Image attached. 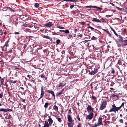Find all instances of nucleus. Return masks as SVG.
Masks as SVG:
<instances>
[{
	"instance_id": "nucleus-1",
	"label": "nucleus",
	"mask_w": 127,
	"mask_h": 127,
	"mask_svg": "<svg viewBox=\"0 0 127 127\" xmlns=\"http://www.w3.org/2000/svg\"><path fill=\"white\" fill-rule=\"evenodd\" d=\"M112 108L109 110V112H114L116 113V111H118L120 109L119 107H116L115 105H112Z\"/></svg>"
},
{
	"instance_id": "nucleus-2",
	"label": "nucleus",
	"mask_w": 127,
	"mask_h": 127,
	"mask_svg": "<svg viewBox=\"0 0 127 127\" xmlns=\"http://www.w3.org/2000/svg\"><path fill=\"white\" fill-rule=\"evenodd\" d=\"M94 116L93 113L92 112L90 113V114L88 115L86 118V119L87 120H91L93 118Z\"/></svg>"
},
{
	"instance_id": "nucleus-3",
	"label": "nucleus",
	"mask_w": 127,
	"mask_h": 127,
	"mask_svg": "<svg viewBox=\"0 0 127 127\" xmlns=\"http://www.w3.org/2000/svg\"><path fill=\"white\" fill-rule=\"evenodd\" d=\"M106 103L105 101H103L101 104L100 106V109L101 110H102L104 109L106 107Z\"/></svg>"
},
{
	"instance_id": "nucleus-4",
	"label": "nucleus",
	"mask_w": 127,
	"mask_h": 127,
	"mask_svg": "<svg viewBox=\"0 0 127 127\" xmlns=\"http://www.w3.org/2000/svg\"><path fill=\"white\" fill-rule=\"evenodd\" d=\"M94 110V108H92L91 106L88 105L87 108V110L89 112H92Z\"/></svg>"
},
{
	"instance_id": "nucleus-5",
	"label": "nucleus",
	"mask_w": 127,
	"mask_h": 127,
	"mask_svg": "<svg viewBox=\"0 0 127 127\" xmlns=\"http://www.w3.org/2000/svg\"><path fill=\"white\" fill-rule=\"evenodd\" d=\"M53 25V24H52V22H50L45 24L44 25V26L47 28H50Z\"/></svg>"
},
{
	"instance_id": "nucleus-6",
	"label": "nucleus",
	"mask_w": 127,
	"mask_h": 127,
	"mask_svg": "<svg viewBox=\"0 0 127 127\" xmlns=\"http://www.w3.org/2000/svg\"><path fill=\"white\" fill-rule=\"evenodd\" d=\"M46 92L49 93H50V94H51L53 97H54V99H55V94H54V92L52 91H50V90H47Z\"/></svg>"
},
{
	"instance_id": "nucleus-7",
	"label": "nucleus",
	"mask_w": 127,
	"mask_h": 127,
	"mask_svg": "<svg viewBox=\"0 0 127 127\" xmlns=\"http://www.w3.org/2000/svg\"><path fill=\"white\" fill-rule=\"evenodd\" d=\"M49 118L48 119V121L49 122V125H51L53 122V121L52 119L50 116H48Z\"/></svg>"
},
{
	"instance_id": "nucleus-8",
	"label": "nucleus",
	"mask_w": 127,
	"mask_h": 127,
	"mask_svg": "<svg viewBox=\"0 0 127 127\" xmlns=\"http://www.w3.org/2000/svg\"><path fill=\"white\" fill-rule=\"evenodd\" d=\"M102 118L100 117L98 119V125L100 126L101 125Z\"/></svg>"
},
{
	"instance_id": "nucleus-9",
	"label": "nucleus",
	"mask_w": 127,
	"mask_h": 127,
	"mask_svg": "<svg viewBox=\"0 0 127 127\" xmlns=\"http://www.w3.org/2000/svg\"><path fill=\"white\" fill-rule=\"evenodd\" d=\"M92 21L93 22H101V21L99 20L98 19L96 18H94L93 19Z\"/></svg>"
},
{
	"instance_id": "nucleus-10",
	"label": "nucleus",
	"mask_w": 127,
	"mask_h": 127,
	"mask_svg": "<svg viewBox=\"0 0 127 127\" xmlns=\"http://www.w3.org/2000/svg\"><path fill=\"white\" fill-rule=\"evenodd\" d=\"M44 125L42 127H49V124L47 121H45Z\"/></svg>"
},
{
	"instance_id": "nucleus-11",
	"label": "nucleus",
	"mask_w": 127,
	"mask_h": 127,
	"mask_svg": "<svg viewBox=\"0 0 127 127\" xmlns=\"http://www.w3.org/2000/svg\"><path fill=\"white\" fill-rule=\"evenodd\" d=\"M68 120L69 122H71V117L70 115H69L68 114L67 115Z\"/></svg>"
},
{
	"instance_id": "nucleus-12",
	"label": "nucleus",
	"mask_w": 127,
	"mask_h": 127,
	"mask_svg": "<svg viewBox=\"0 0 127 127\" xmlns=\"http://www.w3.org/2000/svg\"><path fill=\"white\" fill-rule=\"evenodd\" d=\"M97 72V70H94V71H92L90 73V74L91 75H94Z\"/></svg>"
},
{
	"instance_id": "nucleus-13",
	"label": "nucleus",
	"mask_w": 127,
	"mask_h": 127,
	"mask_svg": "<svg viewBox=\"0 0 127 127\" xmlns=\"http://www.w3.org/2000/svg\"><path fill=\"white\" fill-rule=\"evenodd\" d=\"M64 85H65L62 82L59 85L58 87H59L62 88L63 87Z\"/></svg>"
},
{
	"instance_id": "nucleus-14",
	"label": "nucleus",
	"mask_w": 127,
	"mask_h": 127,
	"mask_svg": "<svg viewBox=\"0 0 127 127\" xmlns=\"http://www.w3.org/2000/svg\"><path fill=\"white\" fill-rule=\"evenodd\" d=\"M44 91L41 92L40 95V98H42L44 96Z\"/></svg>"
},
{
	"instance_id": "nucleus-15",
	"label": "nucleus",
	"mask_w": 127,
	"mask_h": 127,
	"mask_svg": "<svg viewBox=\"0 0 127 127\" xmlns=\"http://www.w3.org/2000/svg\"><path fill=\"white\" fill-rule=\"evenodd\" d=\"M9 39L6 42H5V44L4 45V46L3 47H4L5 46H6V47H8V44L9 42Z\"/></svg>"
},
{
	"instance_id": "nucleus-16",
	"label": "nucleus",
	"mask_w": 127,
	"mask_h": 127,
	"mask_svg": "<svg viewBox=\"0 0 127 127\" xmlns=\"http://www.w3.org/2000/svg\"><path fill=\"white\" fill-rule=\"evenodd\" d=\"M34 6L36 8L38 7L39 6V5L38 3H36L34 4Z\"/></svg>"
},
{
	"instance_id": "nucleus-17",
	"label": "nucleus",
	"mask_w": 127,
	"mask_h": 127,
	"mask_svg": "<svg viewBox=\"0 0 127 127\" xmlns=\"http://www.w3.org/2000/svg\"><path fill=\"white\" fill-rule=\"evenodd\" d=\"M0 111L7 112V110L6 109H5L3 108L0 109Z\"/></svg>"
},
{
	"instance_id": "nucleus-18",
	"label": "nucleus",
	"mask_w": 127,
	"mask_h": 127,
	"mask_svg": "<svg viewBox=\"0 0 127 127\" xmlns=\"http://www.w3.org/2000/svg\"><path fill=\"white\" fill-rule=\"evenodd\" d=\"M49 105V103H46L44 105V107L45 108H47Z\"/></svg>"
},
{
	"instance_id": "nucleus-19",
	"label": "nucleus",
	"mask_w": 127,
	"mask_h": 127,
	"mask_svg": "<svg viewBox=\"0 0 127 127\" xmlns=\"http://www.w3.org/2000/svg\"><path fill=\"white\" fill-rule=\"evenodd\" d=\"M7 9L6 10H5V11H6L7 10H8V9L12 11L13 12H14V10H13L11 8L9 7H6Z\"/></svg>"
},
{
	"instance_id": "nucleus-20",
	"label": "nucleus",
	"mask_w": 127,
	"mask_h": 127,
	"mask_svg": "<svg viewBox=\"0 0 127 127\" xmlns=\"http://www.w3.org/2000/svg\"><path fill=\"white\" fill-rule=\"evenodd\" d=\"M4 81V79L3 78H2L1 80H0V85H1L3 83V82Z\"/></svg>"
},
{
	"instance_id": "nucleus-21",
	"label": "nucleus",
	"mask_w": 127,
	"mask_h": 127,
	"mask_svg": "<svg viewBox=\"0 0 127 127\" xmlns=\"http://www.w3.org/2000/svg\"><path fill=\"white\" fill-rule=\"evenodd\" d=\"M53 108L54 109H55L57 111H58V108L56 105H54V106L53 107Z\"/></svg>"
},
{
	"instance_id": "nucleus-22",
	"label": "nucleus",
	"mask_w": 127,
	"mask_h": 127,
	"mask_svg": "<svg viewBox=\"0 0 127 127\" xmlns=\"http://www.w3.org/2000/svg\"><path fill=\"white\" fill-rule=\"evenodd\" d=\"M67 124L68 127H71V122L68 123Z\"/></svg>"
},
{
	"instance_id": "nucleus-23",
	"label": "nucleus",
	"mask_w": 127,
	"mask_h": 127,
	"mask_svg": "<svg viewBox=\"0 0 127 127\" xmlns=\"http://www.w3.org/2000/svg\"><path fill=\"white\" fill-rule=\"evenodd\" d=\"M60 40L59 39H58L56 40V42L58 44H59L60 42Z\"/></svg>"
},
{
	"instance_id": "nucleus-24",
	"label": "nucleus",
	"mask_w": 127,
	"mask_h": 127,
	"mask_svg": "<svg viewBox=\"0 0 127 127\" xmlns=\"http://www.w3.org/2000/svg\"><path fill=\"white\" fill-rule=\"evenodd\" d=\"M57 28H59L60 29H64V28L63 27H62L60 26H57Z\"/></svg>"
},
{
	"instance_id": "nucleus-25",
	"label": "nucleus",
	"mask_w": 127,
	"mask_h": 127,
	"mask_svg": "<svg viewBox=\"0 0 127 127\" xmlns=\"http://www.w3.org/2000/svg\"><path fill=\"white\" fill-rule=\"evenodd\" d=\"M124 103L123 102V103H122L121 106H120L119 107V109H120L122 106H124Z\"/></svg>"
},
{
	"instance_id": "nucleus-26",
	"label": "nucleus",
	"mask_w": 127,
	"mask_h": 127,
	"mask_svg": "<svg viewBox=\"0 0 127 127\" xmlns=\"http://www.w3.org/2000/svg\"><path fill=\"white\" fill-rule=\"evenodd\" d=\"M99 125H98V123H97V124H95L94 125V126H92V127H96L97 126H99Z\"/></svg>"
},
{
	"instance_id": "nucleus-27",
	"label": "nucleus",
	"mask_w": 127,
	"mask_h": 127,
	"mask_svg": "<svg viewBox=\"0 0 127 127\" xmlns=\"http://www.w3.org/2000/svg\"><path fill=\"white\" fill-rule=\"evenodd\" d=\"M64 89H63L60 92H59L58 93L60 95H61L62 94V93H63V91H64Z\"/></svg>"
},
{
	"instance_id": "nucleus-28",
	"label": "nucleus",
	"mask_w": 127,
	"mask_h": 127,
	"mask_svg": "<svg viewBox=\"0 0 127 127\" xmlns=\"http://www.w3.org/2000/svg\"><path fill=\"white\" fill-rule=\"evenodd\" d=\"M96 38L94 36H93L92 38H91V39L92 40H95Z\"/></svg>"
},
{
	"instance_id": "nucleus-29",
	"label": "nucleus",
	"mask_w": 127,
	"mask_h": 127,
	"mask_svg": "<svg viewBox=\"0 0 127 127\" xmlns=\"http://www.w3.org/2000/svg\"><path fill=\"white\" fill-rule=\"evenodd\" d=\"M81 123H80L77 125V127H81Z\"/></svg>"
},
{
	"instance_id": "nucleus-30",
	"label": "nucleus",
	"mask_w": 127,
	"mask_h": 127,
	"mask_svg": "<svg viewBox=\"0 0 127 127\" xmlns=\"http://www.w3.org/2000/svg\"><path fill=\"white\" fill-rule=\"evenodd\" d=\"M64 32L66 33H69V32L68 30H65Z\"/></svg>"
},
{
	"instance_id": "nucleus-31",
	"label": "nucleus",
	"mask_w": 127,
	"mask_h": 127,
	"mask_svg": "<svg viewBox=\"0 0 127 127\" xmlns=\"http://www.w3.org/2000/svg\"><path fill=\"white\" fill-rule=\"evenodd\" d=\"M57 120H58V121L60 122H61L62 121L61 119V118H58Z\"/></svg>"
},
{
	"instance_id": "nucleus-32",
	"label": "nucleus",
	"mask_w": 127,
	"mask_h": 127,
	"mask_svg": "<svg viewBox=\"0 0 127 127\" xmlns=\"http://www.w3.org/2000/svg\"><path fill=\"white\" fill-rule=\"evenodd\" d=\"M10 82L11 83H16V81H13L12 80H11L10 81Z\"/></svg>"
},
{
	"instance_id": "nucleus-33",
	"label": "nucleus",
	"mask_w": 127,
	"mask_h": 127,
	"mask_svg": "<svg viewBox=\"0 0 127 127\" xmlns=\"http://www.w3.org/2000/svg\"><path fill=\"white\" fill-rule=\"evenodd\" d=\"M88 28H90V29H91L92 30L94 29V28H92V27H91V26H90V27H89Z\"/></svg>"
},
{
	"instance_id": "nucleus-34",
	"label": "nucleus",
	"mask_w": 127,
	"mask_h": 127,
	"mask_svg": "<svg viewBox=\"0 0 127 127\" xmlns=\"http://www.w3.org/2000/svg\"><path fill=\"white\" fill-rule=\"evenodd\" d=\"M44 37L45 38L48 39H49V37L48 36H46L45 35H44Z\"/></svg>"
},
{
	"instance_id": "nucleus-35",
	"label": "nucleus",
	"mask_w": 127,
	"mask_h": 127,
	"mask_svg": "<svg viewBox=\"0 0 127 127\" xmlns=\"http://www.w3.org/2000/svg\"><path fill=\"white\" fill-rule=\"evenodd\" d=\"M3 97V94L2 93H0V98H1Z\"/></svg>"
},
{
	"instance_id": "nucleus-36",
	"label": "nucleus",
	"mask_w": 127,
	"mask_h": 127,
	"mask_svg": "<svg viewBox=\"0 0 127 127\" xmlns=\"http://www.w3.org/2000/svg\"><path fill=\"white\" fill-rule=\"evenodd\" d=\"M118 64L119 65H121V62L120 61H118Z\"/></svg>"
},
{
	"instance_id": "nucleus-37",
	"label": "nucleus",
	"mask_w": 127,
	"mask_h": 127,
	"mask_svg": "<svg viewBox=\"0 0 127 127\" xmlns=\"http://www.w3.org/2000/svg\"><path fill=\"white\" fill-rule=\"evenodd\" d=\"M82 35L81 34H80V35H77L78 37H82Z\"/></svg>"
},
{
	"instance_id": "nucleus-38",
	"label": "nucleus",
	"mask_w": 127,
	"mask_h": 127,
	"mask_svg": "<svg viewBox=\"0 0 127 127\" xmlns=\"http://www.w3.org/2000/svg\"><path fill=\"white\" fill-rule=\"evenodd\" d=\"M119 122L121 123H123V120L122 119H121L119 120Z\"/></svg>"
},
{
	"instance_id": "nucleus-39",
	"label": "nucleus",
	"mask_w": 127,
	"mask_h": 127,
	"mask_svg": "<svg viewBox=\"0 0 127 127\" xmlns=\"http://www.w3.org/2000/svg\"><path fill=\"white\" fill-rule=\"evenodd\" d=\"M111 84H110V86H113V85L114 84V83L113 82H111Z\"/></svg>"
},
{
	"instance_id": "nucleus-40",
	"label": "nucleus",
	"mask_w": 127,
	"mask_h": 127,
	"mask_svg": "<svg viewBox=\"0 0 127 127\" xmlns=\"http://www.w3.org/2000/svg\"><path fill=\"white\" fill-rule=\"evenodd\" d=\"M43 91H44L43 89V86H42L41 88V92Z\"/></svg>"
},
{
	"instance_id": "nucleus-41",
	"label": "nucleus",
	"mask_w": 127,
	"mask_h": 127,
	"mask_svg": "<svg viewBox=\"0 0 127 127\" xmlns=\"http://www.w3.org/2000/svg\"><path fill=\"white\" fill-rule=\"evenodd\" d=\"M116 8L118 10H122V8H120L119 7H116Z\"/></svg>"
},
{
	"instance_id": "nucleus-42",
	"label": "nucleus",
	"mask_w": 127,
	"mask_h": 127,
	"mask_svg": "<svg viewBox=\"0 0 127 127\" xmlns=\"http://www.w3.org/2000/svg\"><path fill=\"white\" fill-rule=\"evenodd\" d=\"M86 8H90L92 7V6H87L86 7Z\"/></svg>"
},
{
	"instance_id": "nucleus-43",
	"label": "nucleus",
	"mask_w": 127,
	"mask_h": 127,
	"mask_svg": "<svg viewBox=\"0 0 127 127\" xmlns=\"http://www.w3.org/2000/svg\"><path fill=\"white\" fill-rule=\"evenodd\" d=\"M94 8H98L96 6H92V7Z\"/></svg>"
},
{
	"instance_id": "nucleus-44",
	"label": "nucleus",
	"mask_w": 127,
	"mask_h": 127,
	"mask_svg": "<svg viewBox=\"0 0 127 127\" xmlns=\"http://www.w3.org/2000/svg\"><path fill=\"white\" fill-rule=\"evenodd\" d=\"M114 72H115L114 70V69H113L112 70L111 72V73H112L113 74V73H114Z\"/></svg>"
},
{
	"instance_id": "nucleus-45",
	"label": "nucleus",
	"mask_w": 127,
	"mask_h": 127,
	"mask_svg": "<svg viewBox=\"0 0 127 127\" xmlns=\"http://www.w3.org/2000/svg\"><path fill=\"white\" fill-rule=\"evenodd\" d=\"M78 31V30L77 29H75L74 32L75 33H76V32Z\"/></svg>"
},
{
	"instance_id": "nucleus-46",
	"label": "nucleus",
	"mask_w": 127,
	"mask_h": 127,
	"mask_svg": "<svg viewBox=\"0 0 127 127\" xmlns=\"http://www.w3.org/2000/svg\"><path fill=\"white\" fill-rule=\"evenodd\" d=\"M110 4L111 5L113 6H115L114 4L113 3H111V2H110Z\"/></svg>"
},
{
	"instance_id": "nucleus-47",
	"label": "nucleus",
	"mask_w": 127,
	"mask_h": 127,
	"mask_svg": "<svg viewBox=\"0 0 127 127\" xmlns=\"http://www.w3.org/2000/svg\"><path fill=\"white\" fill-rule=\"evenodd\" d=\"M88 41H89V40H85L83 41V42L84 43H86Z\"/></svg>"
},
{
	"instance_id": "nucleus-48",
	"label": "nucleus",
	"mask_w": 127,
	"mask_h": 127,
	"mask_svg": "<svg viewBox=\"0 0 127 127\" xmlns=\"http://www.w3.org/2000/svg\"><path fill=\"white\" fill-rule=\"evenodd\" d=\"M14 33L15 34H19V33L18 32H15Z\"/></svg>"
},
{
	"instance_id": "nucleus-49",
	"label": "nucleus",
	"mask_w": 127,
	"mask_h": 127,
	"mask_svg": "<svg viewBox=\"0 0 127 127\" xmlns=\"http://www.w3.org/2000/svg\"><path fill=\"white\" fill-rule=\"evenodd\" d=\"M40 77L41 78H44V75L43 74H42L40 75Z\"/></svg>"
},
{
	"instance_id": "nucleus-50",
	"label": "nucleus",
	"mask_w": 127,
	"mask_h": 127,
	"mask_svg": "<svg viewBox=\"0 0 127 127\" xmlns=\"http://www.w3.org/2000/svg\"><path fill=\"white\" fill-rule=\"evenodd\" d=\"M71 112V110L70 109H69L68 110V114L69 113H70Z\"/></svg>"
},
{
	"instance_id": "nucleus-51",
	"label": "nucleus",
	"mask_w": 127,
	"mask_h": 127,
	"mask_svg": "<svg viewBox=\"0 0 127 127\" xmlns=\"http://www.w3.org/2000/svg\"><path fill=\"white\" fill-rule=\"evenodd\" d=\"M77 119H78V120L79 121H80V119L79 118V116H78L77 117Z\"/></svg>"
},
{
	"instance_id": "nucleus-52",
	"label": "nucleus",
	"mask_w": 127,
	"mask_h": 127,
	"mask_svg": "<svg viewBox=\"0 0 127 127\" xmlns=\"http://www.w3.org/2000/svg\"><path fill=\"white\" fill-rule=\"evenodd\" d=\"M7 111H12V110L11 109H8V110H7Z\"/></svg>"
},
{
	"instance_id": "nucleus-53",
	"label": "nucleus",
	"mask_w": 127,
	"mask_h": 127,
	"mask_svg": "<svg viewBox=\"0 0 127 127\" xmlns=\"http://www.w3.org/2000/svg\"><path fill=\"white\" fill-rule=\"evenodd\" d=\"M97 8H96L98 9H100V10H101L102 9V8H100V7H97Z\"/></svg>"
},
{
	"instance_id": "nucleus-54",
	"label": "nucleus",
	"mask_w": 127,
	"mask_h": 127,
	"mask_svg": "<svg viewBox=\"0 0 127 127\" xmlns=\"http://www.w3.org/2000/svg\"><path fill=\"white\" fill-rule=\"evenodd\" d=\"M44 79L46 80L47 79V77H44Z\"/></svg>"
},
{
	"instance_id": "nucleus-55",
	"label": "nucleus",
	"mask_w": 127,
	"mask_h": 127,
	"mask_svg": "<svg viewBox=\"0 0 127 127\" xmlns=\"http://www.w3.org/2000/svg\"><path fill=\"white\" fill-rule=\"evenodd\" d=\"M64 1H71V0H64Z\"/></svg>"
},
{
	"instance_id": "nucleus-56",
	"label": "nucleus",
	"mask_w": 127,
	"mask_h": 127,
	"mask_svg": "<svg viewBox=\"0 0 127 127\" xmlns=\"http://www.w3.org/2000/svg\"><path fill=\"white\" fill-rule=\"evenodd\" d=\"M60 95L58 93L56 95V96H59Z\"/></svg>"
},
{
	"instance_id": "nucleus-57",
	"label": "nucleus",
	"mask_w": 127,
	"mask_h": 127,
	"mask_svg": "<svg viewBox=\"0 0 127 127\" xmlns=\"http://www.w3.org/2000/svg\"><path fill=\"white\" fill-rule=\"evenodd\" d=\"M72 2H74V1H77L76 0H72Z\"/></svg>"
},
{
	"instance_id": "nucleus-58",
	"label": "nucleus",
	"mask_w": 127,
	"mask_h": 127,
	"mask_svg": "<svg viewBox=\"0 0 127 127\" xmlns=\"http://www.w3.org/2000/svg\"><path fill=\"white\" fill-rule=\"evenodd\" d=\"M22 101L23 102H25V99H23Z\"/></svg>"
},
{
	"instance_id": "nucleus-59",
	"label": "nucleus",
	"mask_w": 127,
	"mask_h": 127,
	"mask_svg": "<svg viewBox=\"0 0 127 127\" xmlns=\"http://www.w3.org/2000/svg\"><path fill=\"white\" fill-rule=\"evenodd\" d=\"M15 69H19L20 68H15Z\"/></svg>"
},
{
	"instance_id": "nucleus-60",
	"label": "nucleus",
	"mask_w": 127,
	"mask_h": 127,
	"mask_svg": "<svg viewBox=\"0 0 127 127\" xmlns=\"http://www.w3.org/2000/svg\"><path fill=\"white\" fill-rule=\"evenodd\" d=\"M2 30H0V33L2 32Z\"/></svg>"
},
{
	"instance_id": "nucleus-61",
	"label": "nucleus",
	"mask_w": 127,
	"mask_h": 127,
	"mask_svg": "<svg viewBox=\"0 0 127 127\" xmlns=\"http://www.w3.org/2000/svg\"><path fill=\"white\" fill-rule=\"evenodd\" d=\"M121 117L122 118V114H120V115Z\"/></svg>"
},
{
	"instance_id": "nucleus-62",
	"label": "nucleus",
	"mask_w": 127,
	"mask_h": 127,
	"mask_svg": "<svg viewBox=\"0 0 127 127\" xmlns=\"http://www.w3.org/2000/svg\"><path fill=\"white\" fill-rule=\"evenodd\" d=\"M74 5H72V8L74 7Z\"/></svg>"
},
{
	"instance_id": "nucleus-63",
	"label": "nucleus",
	"mask_w": 127,
	"mask_h": 127,
	"mask_svg": "<svg viewBox=\"0 0 127 127\" xmlns=\"http://www.w3.org/2000/svg\"><path fill=\"white\" fill-rule=\"evenodd\" d=\"M21 89H22V90H23L24 89V88H23V87H21Z\"/></svg>"
},
{
	"instance_id": "nucleus-64",
	"label": "nucleus",
	"mask_w": 127,
	"mask_h": 127,
	"mask_svg": "<svg viewBox=\"0 0 127 127\" xmlns=\"http://www.w3.org/2000/svg\"><path fill=\"white\" fill-rule=\"evenodd\" d=\"M65 31L64 30H63L62 32H64Z\"/></svg>"
}]
</instances>
